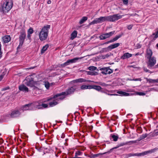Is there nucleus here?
Returning <instances> with one entry per match:
<instances>
[{
	"label": "nucleus",
	"instance_id": "nucleus-1",
	"mask_svg": "<svg viewBox=\"0 0 158 158\" xmlns=\"http://www.w3.org/2000/svg\"><path fill=\"white\" fill-rule=\"evenodd\" d=\"M122 17V16L118 14L108 16H101L95 19L92 22L90 23L89 25H91L93 24L102 23L105 21L114 22L121 19Z\"/></svg>",
	"mask_w": 158,
	"mask_h": 158
},
{
	"label": "nucleus",
	"instance_id": "nucleus-2",
	"mask_svg": "<svg viewBox=\"0 0 158 158\" xmlns=\"http://www.w3.org/2000/svg\"><path fill=\"white\" fill-rule=\"evenodd\" d=\"M50 27V25H47L42 28L39 34V38L41 41H43L46 39Z\"/></svg>",
	"mask_w": 158,
	"mask_h": 158
},
{
	"label": "nucleus",
	"instance_id": "nucleus-3",
	"mask_svg": "<svg viewBox=\"0 0 158 158\" xmlns=\"http://www.w3.org/2000/svg\"><path fill=\"white\" fill-rule=\"evenodd\" d=\"M75 89L73 87H71L69 89L67 90L65 92H62L60 94H58L54 95L52 98H50L48 99L47 100L48 101H50L52 100L53 99H56L57 97H60L62 95H68L71 94L73 93L75 91Z\"/></svg>",
	"mask_w": 158,
	"mask_h": 158
},
{
	"label": "nucleus",
	"instance_id": "nucleus-4",
	"mask_svg": "<svg viewBox=\"0 0 158 158\" xmlns=\"http://www.w3.org/2000/svg\"><path fill=\"white\" fill-rule=\"evenodd\" d=\"M158 148H155L152 149L151 150H149L146 152H144L143 153H129L126 155V156H125L124 158H128L129 157H130L132 156H139L142 155H146L148 153H151L153 152H155Z\"/></svg>",
	"mask_w": 158,
	"mask_h": 158
},
{
	"label": "nucleus",
	"instance_id": "nucleus-5",
	"mask_svg": "<svg viewBox=\"0 0 158 158\" xmlns=\"http://www.w3.org/2000/svg\"><path fill=\"white\" fill-rule=\"evenodd\" d=\"M13 3L11 2H4L2 7L3 13L8 12L12 8Z\"/></svg>",
	"mask_w": 158,
	"mask_h": 158
},
{
	"label": "nucleus",
	"instance_id": "nucleus-6",
	"mask_svg": "<svg viewBox=\"0 0 158 158\" xmlns=\"http://www.w3.org/2000/svg\"><path fill=\"white\" fill-rule=\"evenodd\" d=\"M83 57L80 58H75L73 59L68 60L67 61L64 63L61 64L60 66L62 67H64L66 66L69 65L71 63H73L76 62L79 59H81Z\"/></svg>",
	"mask_w": 158,
	"mask_h": 158
},
{
	"label": "nucleus",
	"instance_id": "nucleus-7",
	"mask_svg": "<svg viewBox=\"0 0 158 158\" xmlns=\"http://www.w3.org/2000/svg\"><path fill=\"white\" fill-rule=\"evenodd\" d=\"M26 80L27 81L26 83V85L28 86L31 87L37 85V82L36 81H33V79L31 76H29L27 77Z\"/></svg>",
	"mask_w": 158,
	"mask_h": 158
},
{
	"label": "nucleus",
	"instance_id": "nucleus-8",
	"mask_svg": "<svg viewBox=\"0 0 158 158\" xmlns=\"http://www.w3.org/2000/svg\"><path fill=\"white\" fill-rule=\"evenodd\" d=\"M115 32V31H114L108 33L103 34L100 35L99 36V38L101 40L105 39L112 36L114 34Z\"/></svg>",
	"mask_w": 158,
	"mask_h": 158
},
{
	"label": "nucleus",
	"instance_id": "nucleus-9",
	"mask_svg": "<svg viewBox=\"0 0 158 158\" xmlns=\"http://www.w3.org/2000/svg\"><path fill=\"white\" fill-rule=\"evenodd\" d=\"M102 71L101 73L103 74H110L113 72V71L109 67L102 68L100 69Z\"/></svg>",
	"mask_w": 158,
	"mask_h": 158
},
{
	"label": "nucleus",
	"instance_id": "nucleus-10",
	"mask_svg": "<svg viewBox=\"0 0 158 158\" xmlns=\"http://www.w3.org/2000/svg\"><path fill=\"white\" fill-rule=\"evenodd\" d=\"M20 33V35L19 36V42L23 43L26 38V32L22 30Z\"/></svg>",
	"mask_w": 158,
	"mask_h": 158
},
{
	"label": "nucleus",
	"instance_id": "nucleus-11",
	"mask_svg": "<svg viewBox=\"0 0 158 158\" xmlns=\"http://www.w3.org/2000/svg\"><path fill=\"white\" fill-rule=\"evenodd\" d=\"M148 59V66L152 67L156 64V58L154 57L153 56Z\"/></svg>",
	"mask_w": 158,
	"mask_h": 158
},
{
	"label": "nucleus",
	"instance_id": "nucleus-12",
	"mask_svg": "<svg viewBox=\"0 0 158 158\" xmlns=\"http://www.w3.org/2000/svg\"><path fill=\"white\" fill-rule=\"evenodd\" d=\"M58 97L57 98L56 100H53L52 102H50L49 103L50 106L51 107L53 106L58 104V102L56 101V100H62L64 98V97L63 96H60Z\"/></svg>",
	"mask_w": 158,
	"mask_h": 158
},
{
	"label": "nucleus",
	"instance_id": "nucleus-13",
	"mask_svg": "<svg viewBox=\"0 0 158 158\" xmlns=\"http://www.w3.org/2000/svg\"><path fill=\"white\" fill-rule=\"evenodd\" d=\"M21 113L18 110H15L11 113L10 116L11 118H15L19 117Z\"/></svg>",
	"mask_w": 158,
	"mask_h": 158
},
{
	"label": "nucleus",
	"instance_id": "nucleus-14",
	"mask_svg": "<svg viewBox=\"0 0 158 158\" xmlns=\"http://www.w3.org/2000/svg\"><path fill=\"white\" fill-rule=\"evenodd\" d=\"M120 45L119 43H117L109 46L107 48H105V50H111L113 49L118 47Z\"/></svg>",
	"mask_w": 158,
	"mask_h": 158
},
{
	"label": "nucleus",
	"instance_id": "nucleus-15",
	"mask_svg": "<svg viewBox=\"0 0 158 158\" xmlns=\"http://www.w3.org/2000/svg\"><path fill=\"white\" fill-rule=\"evenodd\" d=\"M32 105V104H28L25 105L21 107L20 109L23 110V111L31 110L30 108L31 106Z\"/></svg>",
	"mask_w": 158,
	"mask_h": 158
},
{
	"label": "nucleus",
	"instance_id": "nucleus-16",
	"mask_svg": "<svg viewBox=\"0 0 158 158\" xmlns=\"http://www.w3.org/2000/svg\"><path fill=\"white\" fill-rule=\"evenodd\" d=\"M19 89L20 90L23 92H28V88L24 85H22L19 86Z\"/></svg>",
	"mask_w": 158,
	"mask_h": 158
},
{
	"label": "nucleus",
	"instance_id": "nucleus-17",
	"mask_svg": "<svg viewBox=\"0 0 158 158\" xmlns=\"http://www.w3.org/2000/svg\"><path fill=\"white\" fill-rule=\"evenodd\" d=\"M146 57L148 59L152 57V52L151 49L148 48L147 49L146 52Z\"/></svg>",
	"mask_w": 158,
	"mask_h": 158
},
{
	"label": "nucleus",
	"instance_id": "nucleus-18",
	"mask_svg": "<svg viewBox=\"0 0 158 158\" xmlns=\"http://www.w3.org/2000/svg\"><path fill=\"white\" fill-rule=\"evenodd\" d=\"M3 42L5 43H8L10 40V37L9 35H6L2 38Z\"/></svg>",
	"mask_w": 158,
	"mask_h": 158
},
{
	"label": "nucleus",
	"instance_id": "nucleus-19",
	"mask_svg": "<svg viewBox=\"0 0 158 158\" xmlns=\"http://www.w3.org/2000/svg\"><path fill=\"white\" fill-rule=\"evenodd\" d=\"M132 56V54L128 53H127L124 54L122 56L121 58L123 59H125L126 58H128Z\"/></svg>",
	"mask_w": 158,
	"mask_h": 158
},
{
	"label": "nucleus",
	"instance_id": "nucleus-20",
	"mask_svg": "<svg viewBox=\"0 0 158 158\" xmlns=\"http://www.w3.org/2000/svg\"><path fill=\"white\" fill-rule=\"evenodd\" d=\"M91 89H93L98 91H99L102 89V87L98 85H91Z\"/></svg>",
	"mask_w": 158,
	"mask_h": 158
},
{
	"label": "nucleus",
	"instance_id": "nucleus-21",
	"mask_svg": "<svg viewBox=\"0 0 158 158\" xmlns=\"http://www.w3.org/2000/svg\"><path fill=\"white\" fill-rule=\"evenodd\" d=\"M77 32L76 31H74L71 34V39L73 40L75 38L77 35Z\"/></svg>",
	"mask_w": 158,
	"mask_h": 158
},
{
	"label": "nucleus",
	"instance_id": "nucleus-22",
	"mask_svg": "<svg viewBox=\"0 0 158 158\" xmlns=\"http://www.w3.org/2000/svg\"><path fill=\"white\" fill-rule=\"evenodd\" d=\"M147 82L151 83H158V78L156 80L147 78Z\"/></svg>",
	"mask_w": 158,
	"mask_h": 158
},
{
	"label": "nucleus",
	"instance_id": "nucleus-23",
	"mask_svg": "<svg viewBox=\"0 0 158 158\" xmlns=\"http://www.w3.org/2000/svg\"><path fill=\"white\" fill-rule=\"evenodd\" d=\"M91 85H83L81 86V88L82 89H91Z\"/></svg>",
	"mask_w": 158,
	"mask_h": 158
},
{
	"label": "nucleus",
	"instance_id": "nucleus-24",
	"mask_svg": "<svg viewBox=\"0 0 158 158\" xmlns=\"http://www.w3.org/2000/svg\"><path fill=\"white\" fill-rule=\"evenodd\" d=\"M117 93L123 96H128L130 94L129 93L123 91H118Z\"/></svg>",
	"mask_w": 158,
	"mask_h": 158
},
{
	"label": "nucleus",
	"instance_id": "nucleus-25",
	"mask_svg": "<svg viewBox=\"0 0 158 158\" xmlns=\"http://www.w3.org/2000/svg\"><path fill=\"white\" fill-rule=\"evenodd\" d=\"M48 105L46 104H42L41 105L37 106L36 108L38 109H40L43 107L44 108H46L48 107Z\"/></svg>",
	"mask_w": 158,
	"mask_h": 158
},
{
	"label": "nucleus",
	"instance_id": "nucleus-26",
	"mask_svg": "<svg viewBox=\"0 0 158 158\" xmlns=\"http://www.w3.org/2000/svg\"><path fill=\"white\" fill-rule=\"evenodd\" d=\"M122 36V35H118L116 36L115 37L113 38L111 40L112 43L116 41L119 38H120Z\"/></svg>",
	"mask_w": 158,
	"mask_h": 158
},
{
	"label": "nucleus",
	"instance_id": "nucleus-27",
	"mask_svg": "<svg viewBox=\"0 0 158 158\" xmlns=\"http://www.w3.org/2000/svg\"><path fill=\"white\" fill-rule=\"evenodd\" d=\"M77 81L78 82H91V81L90 80H85L83 78H79L77 79Z\"/></svg>",
	"mask_w": 158,
	"mask_h": 158
},
{
	"label": "nucleus",
	"instance_id": "nucleus-28",
	"mask_svg": "<svg viewBox=\"0 0 158 158\" xmlns=\"http://www.w3.org/2000/svg\"><path fill=\"white\" fill-rule=\"evenodd\" d=\"M87 19L88 18L86 17H83L80 20L79 23L80 24H81L83 23L85 21L87 20Z\"/></svg>",
	"mask_w": 158,
	"mask_h": 158
},
{
	"label": "nucleus",
	"instance_id": "nucleus-29",
	"mask_svg": "<svg viewBox=\"0 0 158 158\" xmlns=\"http://www.w3.org/2000/svg\"><path fill=\"white\" fill-rule=\"evenodd\" d=\"M48 47L49 45L48 44H46L45 46H44L41 50V53H44L47 50Z\"/></svg>",
	"mask_w": 158,
	"mask_h": 158
},
{
	"label": "nucleus",
	"instance_id": "nucleus-30",
	"mask_svg": "<svg viewBox=\"0 0 158 158\" xmlns=\"http://www.w3.org/2000/svg\"><path fill=\"white\" fill-rule=\"evenodd\" d=\"M44 133V131L41 129H39L36 131V134L37 135H40Z\"/></svg>",
	"mask_w": 158,
	"mask_h": 158
},
{
	"label": "nucleus",
	"instance_id": "nucleus-31",
	"mask_svg": "<svg viewBox=\"0 0 158 158\" xmlns=\"http://www.w3.org/2000/svg\"><path fill=\"white\" fill-rule=\"evenodd\" d=\"M112 137L113 139V141H116L118 140V136H116L115 135H112Z\"/></svg>",
	"mask_w": 158,
	"mask_h": 158
},
{
	"label": "nucleus",
	"instance_id": "nucleus-32",
	"mask_svg": "<svg viewBox=\"0 0 158 158\" xmlns=\"http://www.w3.org/2000/svg\"><path fill=\"white\" fill-rule=\"evenodd\" d=\"M82 154V152L80 151H77L76 152L75 154V157H77L78 156L81 155Z\"/></svg>",
	"mask_w": 158,
	"mask_h": 158
},
{
	"label": "nucleus",
	"instance_id": "nucleus-33",
	"mask_svg": "<svg viewBox=\"0 0 158 158\" xmlns=\"http://www.w3.org/2000/svg\"><path fill=\"white\" fill-rule=\"evenodd\" d=\"M89 70L93 71L96 70L97 68L94 66H90L88 68Z\"/></svg>",
	"mask_w": 158,
	"mask_h": 158
},
{
	"label": "nucleus",
	"instance_id": "nucleus-34",
	"mask_svg": "<svg viewBox=\"0 0 158 158\" xmlns=\"http://www.w3.org/2000/svg\"><path fill=\"white\" fill-rule=\"evenodd\" d=\"M33 32V30L32 28H30L27 31V33L31 34Z\"/></svg>",
	"mask_w": 158,
	"mask_h": 158
},
{
	"label": "nucleus",
	"instance_id": "nucleus-35",
	"mask_svg": "<svg viewBox=\"0 0 158 158\" xmlns=\"http://www.w3.org/2000/svg\"><path fill=\"white\" fill-rule=\"evenodd\" d=\"M96 83H98L99 85H101L102 86H107L108 85L106 84L105 83H102V82H96Z\"/></svg>",
	"mask_w": 158,
	"mask_h": 158
},
{
	"label": "nucleus",
	"instance_id": "nucleus-36",
	"mask_svg": "<svg viewBox=\"0 0 158 158\" xmlns=\"http://www.w3.org/2000/svg\"><path fill=\"white\" fill-rule=\"evenodd\" d=\"M44 85L45 87L47 89H48L49 87V84L48 82H45Z\"/></svg>",
	"mask_w": 158,
	"mask_h": 158
},
{
	"label": "nucleus",
	"instance_id": "nucleus-37",
	"mask_svg": "<svg viewBox=\"0 0 158 158\" xmlns=\"http://www.w3.org/2000/svg\"><path fill=\"white\" fill-rule=\"evenodd\" d=\"M23 44V43L19 42V45L18 47L17 48V50L18 51H19V49H20L22 48Z\"/></svg>",
	"mask_w": 158,
	"mask_h": 158
},
{
	"label": "nucleus",
	"instance_id": "nucleus-38",
	"mask_svg": "<svg viewBox=\"0 0 158 158\" xmlns=\"http://www.w3.org/2000/svg\"><path fill=\"white\" fill-rule=\"evenodd\" d=\"M147 136V135L146 134H143L140 137V138H141V139H144Z\"/></svg>",
	"mask_w": 158,
	"mask_h": 158
},
{
	"label": "nucleus",
	"instance_id": "nucleus-39",
	"mask_svg": "<svg viewBox=\"0 0 158 158\" xmlns=\"http://www.w3.org/2000/svg\"><path fill=\"white\" fill-rule=\"evenodd\" d=\"M132 27L133 25H128L127 26V29L129 30H131L132 29Z\"/></svg>",
	"mask_w": 158,
	"mask_h": 158
},
{
	"label": "nucleus",
	"instance_id": "nucleus-40",
	"mask_svg": "<svg viewBox=\"0 0 158 158\" xmlns=\"http://www.w3.org/2000/svg\"><path fill=\"white\" fill-rule=\"evenodd\" d=\"M118 148V147H114V148H113L111 149L108 152H112L113 150L114 149H116L117 148Z\"/></svg>",
	"mask_w": 158,
	"mask_h": 158
},
{
	"label": "nucleus",
	"instance_id": "nucleus-41",
	"mask_svg": "<svg viewBox=\"0 0 158 158\" xmlns=\"http://www.w3.org/2000/svg\"><path fill=\"white\" fill-rule=\"evenodd\" d=\"M138 94L139 95H145V94L142 92H138Z\"/></svg>",
	"mask_w": 158,
	"mask_h": 158
},
{
	"label": "nucleus",
	"instance_id": "nucleus-42",
	"mask_svg": "<svg viewBox=\"0 0 158 158\" xmlns=\"http://www.w3.org/2000/svg\"><path fill=\"white\" fill-rule=\"evenodd\" d=\"M123 3L125 4H127L128 3V0H123Z\"/></svg>",
	"mask_w": 158,
	"mask_h": 158
},
{
	"label": "nucleus",
	"instance_id": "nucleus-43",
	"mask_svg": "<svg viewBox=\"0 0 158 158\" xmlns=\"http://www.w3.org/2000/svg\"><path fill=\"white\" fill-rule=\"evenodd\" d=\"M128 131V129H123V133L124 134H126L127 133V131Z\"/></svg>",
	"mask_w": 158,
	"mask_h": 158
},
{
	"label": "nucleus",
	"instance_id": "nucleus-44",
	"mask_svg": "<svg viewBox=\"0 0 158 158\" xmlns=\"http://www.w3.org/2000/svg\"><path fill=\"white\" fill-rule=\"evenodd\" d=\"M1 43L0 42V58L2 57V52H1Z\"/></svg>",
	"mask_w": 158,
	"mask_h": 158
},
{
	"label": "nucleus",
	"instance_id": "nucleus-45",
	"mask_svg": "<svg viewBox=\"0 0 158 158\" xmlns=\"http://www.w3.org/2000/svg\"><path fill=\"white\" fill-rule=\"evenodd\" d=\"M109 56V55L108 54H106V55L102 56V58L103 59H105L106 57H108Z\"/></svg>",
	"mask_w": 158,
	"mask_h": 158
},
{
	"label": "nucleus",
	"instance_id": "nucleus-46",
	"mask_svg": "<svg viewBox=\"0 0 158 158\" xmlns=\"http://www.w3.org/2000/svg\"><path fill=\"white\" fill-rule=\"evenodd\" d=\"M4 75L2 74L1 75H0V81L2 80V78L3 77Z\"/></svg>",
	"mask_w": 158,
	"mask_h": 158
},
{
	"label": "nucleus",
	"instance_id": "nucleus-47",
	"mask_svg": "<svg viewBox=\"0 0 158 158\" xmlns=\"http://www.w3.org/2000/svg\"><path fill=\"white\" fill-rule=\"evenodd\" d=\"M87 74L89 75H93L94 73L91 72H88Z\"/></svg>",
	"mask_w": 158,
	"mask_h": 158
},
{
	"label": "nucleus",
	"instance_id": "nucleus-48",
	"mask_svg": "<svg viewBox=\"0 0 158 158\" xmlns=\"http://www.w3.org/2000/svg\"><path fill=\"white\" fill-rule=\"evenodd\" d=\"M3 140L2 139V138H0V143L1 144L3 143Z\"/></svg>",
	"mask_w": 158,
	"mask_h": 158
},
{
	"label": "nucleus",
	"instance_id": "nucleus-49",
	"mask_svg": "<svg viewBox=\"0 0 158 158\" xmlns=\"http://www.w3.org/2000/svg\"><path fill=\"white\" fill-rule=\"evenodd\" d=\"M72 82H73V83H78V81H77V79H76V80H74Z\"/></svg>",
	"mask_w": 158,
	"mask_h": 158
},
{
	"label": "nucleus",
	"instance_id": "nucleus-50",
	"mask_svg": "<svg viewBox=\"0 0 158 158\" xmlns=\"http://www.w3.org/2000/svg\"><path fill=\"white\" fill-rule=\"evenodd\" d=\"M31 34L27 33V37L29 40L31 39Z\"/></svg>",
	"mask_w": 158,
	"mask_h": 158
},
{
	"label": "nucleus",
	"instance_id": "nucleus-51",
	"mask_svg": "<svg viewBox=\"0 0 158 158\" xmlns=\"http://www.w3.org/2000/svg\"><path fill=\"white\" fill-rule=\"evenodd\" d=\"M65 134H64V133H62L61 136V138H64L65 137Z\"/></svg>",
	"mask_w": 158,
	"mask_h": 158
},
{
	"label": "nucleus",
	"instance_id": "nucleus-52",
	"mask_svg": "<svg viewBox=\"0 0 158 158\" xmlns=\"http://www.w3.org/2000/svg\"><path fill=\"white\" fill-rule=\"evenodd\" d=\"M144 70L146 72H149V70L148 69H147L144 68H143Z\"/></svg>",
	"mask_w": 158,
	"mask_h": 158
},
{
	"label": "nucleus",
	"instance_id": "nucleus-53",
	"mask_svg": "<svg viewBox=\"0 0 158 158\" xmlns=\"http://www.w3.org/2000/svg\"><path fill=\"white\" fill-rule=\"evenodd\" d=\"M132 80H134L135 81H141V80L140 78H136L135 79H133Z\"/></svg>",
	"mask_w": 158,
	"mask_h": 158
},
{
	"label": "nucleus",
	"instance_id": "nucleus-54",
	"mask_svg": "<svg viewBox=\"0 0 158 158\" xmlns=\"http://www.w3.org/2000/svg\"><path fill=\"white\" fill-rule=\"evenodd\" d=\"M158 37V31L157 32L156 34L155 35V38H156Z\"/></svg>",
	"mask_w": 158,
	"mask_h": 158
},
{
	"label": "nucleus",
	"instance_id": "nucleus-55",
	"mask_svg": "<svg viewBox=\"0 0 158 158\" xmlns=\"http://www.w3.org/2000/svg\"><path fill=\"white\" fill-rule=\"evenodd\" d=\"M110 43H112L111 40H110L106 42L105 44H108Z\"/></svg>",
	"mask_w": 158,
	"mask_h": 158
},
{
	"label": "nucleus",
	"instance_id": "nucleus-56",
	"mask_svg": "<svg viewBox=\"0 0 158 158\" xmlns=\"http://www.w3.org/2000/svg\"><path fill=\"white\" fill-rule=\"evenodd\" d=\"M138 47L137 48H141V46L139 44H137Z\"/></svg>",
	"mask_w": 158,
	"mask_h": 158
},
{
	"label": "nucleus",
	"instance_id": "nucleus-57",
	"mask_svg": "<svg viewBox=\"0 0 158 158\" xmlns=\"http://www.w3.org/2000/svg\"><path fill=\"white\" fill-rule=\"evenodd\" d=\"M51 3V1L50 0H49L47 2V3L48 4H50Z\"/></svg>",
	"mask_w": 158,
	"mask_h": 158
},
{
	"label": "nucleus",
	"instance_id": "nucleus-58",
	"mask_svg": "<svg viewBox=\"0 0 158 158\" xmlns=\"http://www.w3.org/2000/svg\"><path fill=\"white\" fill-rule=\"evenodd\" d=\"M108 95L110 96H113V95H117L116 94H108Z\"/></svg>",
	"mask_w": 158,
	"mask_h": 158
},
{
	"label": "nucleus",
	"instance_id": "nucleus-59",
	"mask_svg": "<svg viewBox=\"0 0 158 158\" xmlns=\"http://www.w3.org/2000/svg\"><path fill=\"white\" fill-rule=\"evenodd\" d=\"M98 154H95L93 156L94 157H97L98 156Z\"/></svg>",
	"mask_w": 158,
	"mask_h": 158
},
{
	"label": "nucleus",
	"instance_id": "nucleus-60",
	"mask_svg": "<svg viewBox=\"0 0 158 158\" xmlns=\"http://www.w3.org/2000/svg\"><path fill=\"white\" fill-rule=\"evenodd\" d=\"M135 15H137V14H131L130 15V16H135Z\"/></svg>",
	"mask_w": 158,
	"mask_h": 158
},
{
	"label": "nucleus",
	"instance_id": "nucleus-61",
	"mask_svg": "<svg viewBox=\"0 0 158 158\" xmlns=\"http://www.w3.org/2000/svg\"><path fill=\"white\" fill-rule=\"evenodd\" d=\"M35 67H30L29 68V69H33Z\"/></svg>",
	"mask_w": 158,
	"mask_h": 158
},
{
	"label": "nucleus",
	"instance_id": "nucleus-62",
	"mask_svg": "<svg viewBox=\"0 0 158 158\" xmlns=\"http://www.w3.org/2000/svg\"><path fill=\"white\" fill-rule=\"evenodd\" d=\"M135 127V126H134L133 127V126H131V128H134Z\"/></svg>",
	"mask_w": 158,
	"mask_h": 158
},
{
	"label": "nucleus",
	"instance_id": "nucleus-63",
	"mask_svg": "<svg viewBox=\"0 0 158 158\" xmlns=\"http://www.w3.org/2000/svg\"><path fill=\"white\" fill-rule=\"evenodd\" d=\"M131 67H132L134 68H135V67H134V66H133V65L131 66Z\"/></svg>",
	"mask_w": 158,
	"mask_h": 158
},
{
	"label": "nucleus",
	"instance_id": "nucleus-64",
	"mask_svg": "<svg viewBox=\"0 0 158 158\" xmlns=\"http://www.w3.org/2000/svg\"><path fill=\"white\" fill-rule=\"evenodd\" d=\"M156 46H157V47L158 48V44H157L156 45Z\"/></svg>",
	"mask_w": 158,
	"mask_h": 158
}]
</instances>
